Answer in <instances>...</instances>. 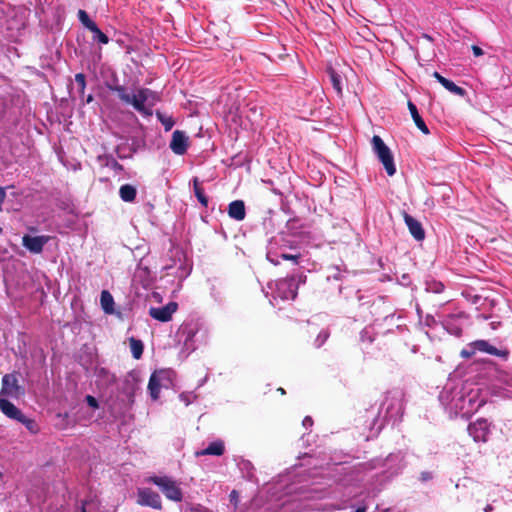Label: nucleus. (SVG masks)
I'll use <instances>...</instances> for the list:
<instances>
[{
	"label": "nucleus",
	"mask_w": 512,
	"mask_h": 512,
	"mask_svg": "<svg viewBox=\"0 0 512 512\" xmlns=\"http://www.w3.org/2000/svg\"><path fill=\"white\" fill-rule=\"evenodd\" d=\"M177 309L178 304L176 302H169L162 307H151L149 309V315L160 322H168L172 319V316Z\"/></svg>",
	"instance_id": "obj_17"
},
{
	"label": "nucleus",
	"mask_w": 512,
	"mask_h": 512,
	"mask_svg": "<svg viewBox=\"0 0 512 512\" xmlns=\"http://www.w3.org/2000/svg\"><path fill=\"white\" fill-rule=\"evenodd\" d=\"M237 466L244 478L248 480H252L254 478V466L249 460L240 458L237 461Z\"/></svg>",
	"instance_id": "obj_27"
},
{
	"label": "nucleus",
	"mask_w": 512,
	"mask_h": 512,
	"mask_svg": "<svg viewBox=\"0 0 512 512\" xmlns=\"http://www.w3.org/2000/svg\"><path fill=\"white\" fill-rule=\"evenodd\" d=\"M491 393L504 399H512V374L494 371L493 380L489 386Z\"/></svg>",
	"instance_id": "obj_9"
},
{
	"label": "nucleus",
	"mask_w": 512,
	"mask_h": 512,
	"mask_svg": "<svg viewBox=\"0 0 512 512\" xmlns=\"http://www.w3.org/2000/svg\"><path fill=\"white\" fill-rule=\"evenodd\" d=\"M173 376L172 371H156L152 373L149 379L148 383V390L151 398L153 400H157L159 398L160 394V388L162 386L161 382L164 380H167L168 382L171 381V378Z\"/></svg>",
	"instance_id": "obj_12"
},
{
	"label": "nucleus",
	"mask_w": 512,
	"mask_h": 512,
	"mask_svg": "<svg viewBox=\"0 0 512 512\" xmlns=\"http://www.w3.org/2000/svg\"><path fill=\"white\" fill-rule=\"evenodd\" d=\"M185 512H211L201 504H191L186 507Z\"/></svg>",
	"instance_id": "obj_42"
},
{
	"label": "nucleus",
	"mask_w": 512,
	"mask_h": 512,
	"mask_svg": "<svg viewBox=\"0 0 512 512\" xmlns=\"http://www.w3.org/2000/svg\"><path fill=\"white\" fill-rule=\"evenodd\" d=\"M137 503L142 506H148L153 509L160 510L162 509V501L160 495L149 489V488H142L139 489L137 492Z\"/></svg>",
	"instance_id": "obj_14"
},
{
	"label": "nucleus",
	"mask_w": 512,
	"mask_h": 512,
	"mask_svg": "<svg viewBox=\"0 0 512 512\" xmlns=\"http://www.w3.org/2000/svg\"><path fill=\"white\" fill-rule=\"evenodd\" d=\"M6 198V191L5 188L0 187V211L2 210V204Z\"/></svg>",
	"instance_id": "obj_50"
},
{
	"label": "nucleus",
	"mask_w": 512,
	"mask_h": 512,
	"mask_svg": "<svg viewBox=\"0 0 512 512\" xmlns=\"http://www.w3.org/2000/svg\"><path fill=\"white\" fill-rule=\"evenodd\" d=\"M197 395L194 392H182L179 394V399L188 406L191 404L194 400H196Z\"/></svg>",
	"instance_id": "obj_41"
},
{
	"label": "nucleus",
	"mask_w": 512,
	"mask_h": 512,
	"mask_svg": "<svg viewBox=\"0 0 512 512\" xmlns=\"http://www.w3.org/2000/svg\"><path fill=\"white\" fill-rule=\"evenodd\" d=\"M225 451L224 442L222 440H216L211 442L205 449L196 452L197 456L203 455H214L221 456Z\"/></svg>",
	"instance_id": "obj_24"
},
{
	"label": "nucleus",
	"mask_w": 512,
	"mask_h": 512,
	"mask_svg": "<svg viewBox=\"0 0 512 512\" xmlns=\"http://www.w3.org/2000/svg\"><path fill=\"white\" fill-rule=\"evenodd\" d=\"M90 31L93 33V40L98 41L101 44H108L109 38L104 34L97 25L92 27Z\"/></svg>",
	"instance_id": "obj_35"
},
{
	"label": "nucleus",
	"mask_w": 512,
	"mask_h": 512,
	"mask_svg": "<svg viewBox=\"0 0 512 512\" xmlns=\"http://www.w3.org/2000/svg\"><path fill=\"white\" fill-rule=\"evenodd\" d=\"M354 512H366L365 507H358Z\"/></svg>",
	"instance_id": "obj_56"
},
{
	"label": "nucleus",
	"mask_w": 512,
	"mask_h": 512,
	"mask_svg": "<svg viewBox=\"0 0 512 512\" xmlns=\"http://www.w3.org/2000/svg\"><path fill=\"white\" fill-rule=\"evenodd\" d=\"M177 337L188 355L208 342L209 331L200 321L189 320L180 326Z\"/></svg>",
	"instance_id": "obj_2"
},
{
	"label": "nucleus",
	"mask_w": 512,
	"mask_h": 512,
	"mask_svg": "<svg viewBox=\"0 0 512 512\" xmlns=\"http://www.w3.org/2000/svg\"><path fill=\"white\" fill-rule=\"evenodd\" d=\"M149 483L156 485L164 496L173 502H181L183 500V492L180 483L170 476H151L147 479Z\"/></svg>",
	"instance_id": "obj_7"
},
{
	"label": "nucleus",
	"mask_w": 512,
	"mask_h": 512,
	"mask_svg": "<svg viewBox=\"0 0 512 512\" xmlns=\"http://www.w3.org/2000/svg\"><path fill=\"white\" fill-rule=\"evenodd\" d=\"M475 352H476V351H474L473 349H471V348L469 347V349H465V350H463L461 354H462V356H464V357H470V356H471V355H473Z\"/></svg>",
	"instance_id": "obj_52"
},
{
	"label": "nucleus",
	"mask_w": 512,
	"mask_h": 512,
	"mask_svg": "<svg viewBox=\"0 0 512 512\" xmlns=\"http://www.w3.org/2000/svg\"><path fill=\"white\" fill-rule=\"evenodd\" d=\"M493 506L491 504H487L484 508V512H492Z\"/></svg>",
	"instance_id": "obj_55"
},
{
	"label": "nucleus",
	"mask_w": 512,
	"mask_h": 512,
	"mask_svg": "<svg viewBox=\"0 0 512 512\" xmlns=\"http://www.w3.org/2000/svg\"><path fill=\"white\" fill-rule=\"evenodd\" d=\"M329 335H330V333L328 330H325V329L321 330L314 341V345L317 348H320L327 341V339L329 338Z\"/></svg>",
	"instance_id": "obj_40"
},
{
	"label": "nucleus",
	"mask_w": 512,
	"mask_h": 512,
	"mask_svg": "<svg viewBox=\"0 0 512 512\" xmlns=\"http://www.w3.org/2000/svg\"><path fill=\"white\" fill-rule=\"evenodd\" d=\"M468 433L476 442H486L491 433V423L484 418H479L468 426Z\"/></svg>",
	"instance_id": "obj_11"
},
{
	"label": "nucleus",
	"mask_w": 512,
	"mask_h": 512,
	"mask_svg": "<svg viewBox=\"0 0 512 512\" xmlns=\"http://www.w3.org/2000/svg\"><path fill=\"white\" fill-rule=\"evenodd\" d=\"M294 491H296V489H294L293 487H288L287 489V493H292Z\"/></svg>",
	"instance_id": "obj_58"
},
{
	"label": "nucleus",
	"mask_w": 512,
	"mask_h": 512,
	"mask_svg": "<svg viewBox=\"0 0 512 512\" xmlns=\"http://www.w3.org/2000/svg\"><path fill=\"white\" fill-rule=\"evenodd\" d=\"M305 280L306 276L299 274L276 281L275 288L269 285L268 288L273 290V298L270 300V303L275 305L274 301L277 298L281 300L295 299L299 284L305 283Z\"/></svg>",
	"instance_id": "obj_5"
},
{
	"label": "nucleus",
	"mask_w": 512,
	"mask_h": 512,
	"mask_svg": "<svg viewBox=\"0 0 512 512\" xmlns=\"http://www.w3.org/2000/svg\"><path fill=\"white\" fill-rule=\"evenodd\" d=\"M78 19L83 26L89 30L96 25V23L89 18L88 14L81 9L78 11Z\"/></svg>",
	"instance_id": "obj_38"
},
{
	"label": "nucleus",
	"mask_w": 512,
	"mask_h": 512,
	"mask_svg": "<svg viewBox=\"0 0 512 512\" xmlns=\"http://www.w3.org/2000/svg\"><path fill=\"white\" fill-rule=\"evenodd\" d=\"M100 303L103 311L106 314L114 313V299L109 291L103 290L101 292Z\"/></svg>",
	"instance_id": "obj_26"
},
{
	"label": "nucleus",
	"mask_w": 512,
	"mask_h": 512,
	"mask_svg": "<svg viewBox=\"0 0 512 512\" xmlns=\"http://www.w3.org/2000/svg\"><path fill=\"white\" fill-rule=\"evenodd\" d=\"M159 100L160 97L156 92L148 88H139L131 95L129 105L133 106L139 113L150 116L152 115V108Z\"/></svg>",
	"instance_id": "obj_6"
},
{
	"label": "nucleus",
	"mask_w": 512,
	"mask_h": 512,
	"mask_svg": "<svg viewBox=\"0 0 512 512\" xmlns=\"http://www.w3.org/2000/svg\"><path fill=\"white\" fill-rule=\"evenodd\" d=\"M50 236L40 235L31 236L24 235L22 237V245L31 253L39 254L42 252L44 246L49 242Z\"/></svg>",
	"instance_id": "obj_16"
},
{
	"label": "nucleus",
	"mask_w": 512,
	"mask_h": 512,
	"mask_svg": "<svg viewBox=\"0 0 512 512\" xmlns=\"http://www.w3.org/2000/svg\"><path fill=\"white\" fill-rule=\"evenodd\" d=\"M442 85L443 87H445L449 92L455 94V95H458V96H464L466 91L457 86L453 81L449 80V79H443L442 81Z\"/></svg>",
	"instance_id": "obj_32"
},
{
	"label": "nucleus",
	"mask_w": 512,
	"mask_h": 512,
	"mask_svg": "<svg viewBox=\"0 0 512 512\" xmlns=\"http://www.w3.org/2000/svg\"><path fill=\"white\" fill-rule=\"evenodd\" d=\"M193 188H194V194H195L197 200L200 202V204L203 207H207L208 206V197L205 195L203 189L200 187L197 178L193 179Z\"/></svg>",
	"instance_id": "obj_31"
},
{
	"label": "nucleus",
	"mask_w": 512,
	"mask_h": 512,
	"mask_svg": "<svg viewBox=\"0 0 512 512\" xmlns=\"http://www.w3.org/2000/svg\"><path fill=\"white\" fill-rule=\"evenodd\" d=\"M278 390L280 391L281 394H285V390L283 388H279Z\"/></svg>",
	"instance_id": "obj_61"
},
{
	"label": "nucleus",
	"mask_w": 512,
	"mask_h": 512,
	"mask_svg": "<svg viewBox=\"0 0 512 512\" xmlns=\"http://www.w3.org/2000/svg\"><path fill=\"white\" fill-rule=\"evenodd\" d=\"M169 147L176 155H184L189 147V138L186 133L181 130H175Z\"/></svg>",
	"instance_id": "obj_18"
},
{
	"label": "nucleus",
	"mask_w": 512,
	"mask_h": 512,
	"mask_svg": "<svg viewBox=\"0 0 512 512\" xmlns=\"http://www.w3.org/2000/svg\"><path fill=\"white\" fill-rule=\"evenodd\" d=\"M2 233V228L0 227V234Z\"/></svg>",
	"instance_id": "obj_62"
},
{
	"label": "nucleus",
	"mask_w": 512,
	"mask_h": 512,
	"mask_svg": "<svg viewBox=\"0 0 512 512\" xmlns=\"http://www.w3.org/2000/svg\"><path fill=\"white\" fill-rule=\"evenodd\" d=\"M432 478H433V474L429 471L421 472L420 477H419L421 482L430 481Z\"/></svg>",
	"instance_id": "obj_45"
},
{
	"label": "nucleus",
	"mask_w": 512,
	"mask_h": 512,
	"mask_svg": "<svg viewBox=\"0 0 512 512\" xmlns=\"http://www.w3.org/2000/svg\"><path fill=\"white\" fill-rule=\"evenodd\" d=\"M301 493L304 495V499H321L329 494L325 489H318L317 487L309 488Z\"/></svg>",
	"instance_id": "obj_29"
},
{
	"label": "nucleus",
	"mask_w": 512,
	"mask_h": 512,
	"mask_svg": "<svg viewBox=\"0 0 512 512\" xmlns=\"http://www.w3.org/2000/svg\"><path fill=\"white\" fill-rule=\"evenodd\" d=\"M129 344H130V350H131L132 356L135 359H140L143 354V349H144L143 342L139 339L131 337L129 339Z\"/></svg>",
	"instance_id": "obj_30"
},
{
	"label": "nucleus",
	"mask_w": 512,
	"mask_h": 512,
	"mask_svg": "<svg viewBox=\"0 0 512 512\" xmlns=\"http://www.w3.org/2000/svg\"><path fill=\"white\" fill-rule=\"evenodd\" d=\"M403 414V396L400 391L389 392L384 396L378 409L374 426L380 431L386 422L393 423L400 420Z\"/></svg>",
	"instance_id": "obj_3"
},
{
	"label": "nucleus",
	"mask_w": 512,
	"mask_h": 512,
	"mask_svg": "<svg viewBox=\"0 0 512 512\" xmlns=\"http://www.w3.org/2000/svg\"><path fill=\"white\" fill-rule=\"evenodd\" d=\"M175 255L178 257V266H177V263L174 262L173 265L164 266V269L170 270V269L176 268L177 269L175 271L176 277H178L180 279L186 278L190 274L191 267L186 263L185 256L181 251L177 250L175 252Z\"/></svg>",
	"instance_id": "obj_20"
},
{
	"label": "nucleus",
	"mask_w": 512,
	"mask_h": 512,
	"mask_svg": "<svg viewBox=\"0 0 512 512\" xmlns=\"http://www.w3.org/2000/svg\"><path fill=\"white\" fill-rule=\"evenodd\" d=\"M465 314L459 312L457 314H451L444 318L442 325L443 328L454 336H460L462 334V328L464 325Z\"/></svg>",
	"instance_id": "obj_15"
},
{
	"label": "nucleus",
	"mask_w": 512,
	"mask_h": 512,
	"mask_svg": "<svg viewBox=\"0 0 512 512\" xmlns=\"http://www.w3.org/2000/svg\"><path fill=\"white\" fill-rule=\"evenodd\" d=\"M472 51H473L474 56H476V57L482 56L484 54V51L482 50V48H480L477 45L472 46Z\"/></svg>",
	"instance_id": "obj_48"
},
{
	"label": "nucleus",
	"mask_w": 512,
	"mask_h": 512,
	"mask_svg": "<svg viewBox=\"0 0 512 512\" xmlns=\"http://www.w3.org/2000/svg\"><path fill=\"white\" fill-rule=\"evenodd\" d=\"M487 390L480 384L448 379L439 393V402L450 418L468 417L487 402Z\"/></svg>",
	"instance_id": "obj_1"
},
{
	"label": "nucleus",
	"mask_w": 512,
	"mask_h": 512,
	"mask_svg": "<svg viewBox=\"0 0 512 512\" xmlns=\"http://www.w3.org/2000/svg\"><path fill=\"white\" fill-rule=\"evenodd\" d=\"M228 215L236 221L243 220L246 215L244 202L242 200L231 202L228 206Z\"/></svg>",
	"instance_id": "obj_23"
},
{
	"label": "nucleus",
	"mask_w": 512,
	"mask_h": 512,
	"mask_svg": "<svg viewBox=\"0 0 512 512\" xmlns=\"http://www.w3.org/2000/svg\"><path fill=\"white\" fill-rule=\"evenodd\" d=\"M21 424H23L31 433H37L39 428L37 423L31 419L28 418L23 414V416L18 420Z\"/></svg>",
	"instance_id": "obj_37"
},
{
	"label": "nucleus",
	"mask_w": 512,
	"mask_h": 512,
	"mask_svg": "<svg viewBox=\"0 0 512 512\" xmlns=\"http://www.w3.org/2000/svg\"><path fill=\"white\" fill-rule=\"evenodd\" d=\"M371 144L373 152L377 156L378 160L382 163L386 173L389 176H393L396 173V166L390 148L378 135H374L372 137Z\"/></svg>",
	"instance_id": "obj_8"
},
{
	"label": "nucleus",
	"mask_w": 512,
	"mask_h": 512,
	"mask_svg": "<svg viewBox=\"0 0 512 512\" xmlns=\"http://www.w3.org/2000/svg\"><path fill=\"white\" fill-rule=\"evenodd\" d=\"M330 80L332 82V86L335 89V91L338 94H341L342 92V86H341V77L333 70L329 73Z\"/></svg>",
	"instance_id": "obj_39"
},
{
	"label": "nucleus",
	"mask_w": 512,
	"mask_h": 512,
	"mask_svg": "<svg viewBox=\"0 0 512 512\" xmlns=\"http://www.w3.org/2000/svg\"><path fill=\"white\" fill-rule=\"evenodd\" d=\"M157 119L161 122L163 125L165 131H169L174 126L175 122L171 116H166L160 112L156 113Z\"/></svg>",
	"instance_id": "obj_36"
},
{
	"label": "nucleus",
	"mask_w": 512,
	"mask_h": 512,
	"mask_svg": "<svg viewBox=\"0 0 512 512\" xmlns=\"http://www.w3.org/2000/svg\"><path fill=\"white\" fill-rule=\"evenodd\" d=\"M435 323V319L431 315H427L425 318V325L432 326Z\"/></svg>",
	"instance_id": "obj_51"
},
{
	"label": "nucleus",
	"mask_w": 512,
	"mask_h": 512,
	"mask_svg": "<svg viewBox=\"0 0 512 512\" xmlns=\"http://www.w3.org/2000/svg\"><path fill=\"white\" fill-rule=\"evenodd\" d=\"M207 380V377L200 381L199 386H202Z\"/></svg>",
	"instance_id": "obj_59"
},
{
	"label": "nucleus",
	"mask_w": 512,
	"mask_h": 512,
	"mask_svg": "<svg viewBox=\"0 0 512 512\" xmlns=\"http://www.w3.org/2000/svg\"><path fill=\"white\" fill-rule=\"evenodd\" d=\"M0 411L8 418L18 421L23 412L6 398H0Z\"/></svg>",
	"instance_id": "obj_21"
},
{
	"label": "nucleus",
	"mask_w": 512,
	"mask_h": 512,
	"mask_svg": "<svg viewBox=\"0 0 512 512\" xmlns=\"http://www.w3.org/2000/svg\"><path fill=\"white\" fill-rule=\"evenodd\" d=\"M109 89L116 92L118 94L119 99L125 103L129 104L131 94L127 92V89L121 85L109 86Z\"/></svg>",
	"instance_id": "obj_33"
},
{
	"label": "nucleus",
	"mask_w": 512,
	"mask_h": 512,
	"mask_svg": "<svg viewBox=\"0 0 512 512\" xmlns=\"http://www.w3.org/2000/svg\"><path fill=\"white\" fill-rule=\"evenodd\" d=\"M405 455L402 452L389 454L385 459H374L363 465L365 470L382 468L381 474L386 480L397 476L406 467Z\"/></svg>",
	"instance_id": "obj_4"
},
{
	"label": "nucleus",
	"mask_w": 512,
	"mask_h": 512,
	"mask_svg": "<svg viewBox=\"0 0 512 512\" xmlns=\"http://www.w3.org/2000/svg\"><path fill=\"white\" fill-rule=\"evenodd\" d=\"M470 348L477 352L486 353L506 360L509 351L505 348H497L486 340H476L470 344Z\"/></svg>",
	"instance_id": "obj_13"
},
{
	"label": "nucleus",
	"mask_w": 512,
	"mask_h": 512,
	"mask_svg": "<svg viewBox=\"0 0 512 512\" xmlns=\"http://www.w3.org/2000/svg\"><path fill=\"white\" fill-rule=\"evenodd\" d=\"M274 250V244H273V241H270L269 245H268V250H267V259L274 265H278L280 263L279 261V258L281 259H284V260H292L294 261V263H297V260L299 258L298 255H291V254H287V253H276L273 251Z\"/></svg>",
	"instance_id": "obj_22"
},
{
	"label": "nucleus",
	"mask_w": 512,
	"mask_h": 512,
	"mask_svg": "<svg viewBox=\"0 0 512 512\" xmlns=\"http://www.w3.org/2000/svg\"><path fill=\"white\" fill-rule=\"evenodd\" d=\"M25 393L24 388L19 385L16 374L9 373L2 377V387L0 390V398L19 399Z\"/></svg>",
	"instance_id": "obj_10"
},
{
	"label": "nucleus",
	"mask_w": 512,
	"mask_h": 512,
	"mask_svg": "<svg viewBox=\"0 0 512 512\" xmlns=\"http://www.w3.org/2000/svg\"><path fill=\"white\" fill-rule=\"evenodd\" d=\"M82 512H87V511L85 509H83Z\"/></svg>",
	"instance_id": "obj_63"
},
{
	"label": "nucleus",
	"mask_w": 512,
	"mask_h": 512,
	"mask_svg": "<svg viewBox=\"0 0 512 512\" xmlns=\"http://www.w3.org/2000/svg\"><path fill=\"white\" fill-rule=\"evenodd\" d=\"M75 82L79 85L80 92L83 93L86 87L85 76L82 73H78L75 75Z\"/></svg>",
	"instance_id": "obj_43"
},
{
	"label": "nucleus",
	"mask_w": 512,
	"mask_h": 512,
	"mask_svg": "<svg viewBox=\"0 0 512 512\" xmlns=\"http://www.w3.org/2000/svg\"><path fill=\"white\" fill-rule=\"evenodd\" d=\"M425 290L432 293H441L444 290V285L437 280L431 279L425 282Z\"/></svg>",
	"instance_id": "obj_34"
},
{
	"label": "nucleus",
	"mask_w": 512,
	"mask_h": 512,
	"mask_svg": "<svg viewBox=\"0 0 512 512\" xmlns=\"http://www.w3.org/2000/svg\"><path fill=\"white\" fill-rule=\"evenodd\" d=\"M408 108H409V111L411 113V116H412L416 126L424 134H429V129H428L427 125L425 124L424 120L422 119V117L419 115L416 105L414 103H412L411 101H409Z\"/></svg>",
	"instance_id": "obj_25"
},
{
	"label": "nucleus",
	"mask_w": 512,
	"mask_h": 512,
	"mask_svg": "<svg viewBox=\"0 0 512 512\" xmlns=\"http://www.w3.org/2000/svg\"><path fill=\"white\" fill-rule=\"evenodd\" d=\"M433 76H434V77L438 80V82H439V83H441V84H442L443 79H446L445 77H443V76H442L440 73H438V72H434V73H433Z\"/></svg>",
	"instance_id": "obj_54"
},
{
	"label": "nucleus",
	"mask_w": 512,
	"mask_h": 512,
	"mask_svg": "<svg viewBox=\"0 0 512 512\" xmlns=\"http://www.w3.org/2000/svg\"><path fill=\"white\" fill-rule=\"evenodd\" d=\"M417 351H418L417 347H416V346H414V347L412 348V352H413V353H416Z\"/></svg>",
	"instance_id": "obj_60"
},
{
	"label": "nucleus",
	"mask_w": 512,
	"mask_h": 512,
	"mask_svg": "<svg viewBox=\"0 0 512 512\" xmlns=\"http://www.w3.org/2000/svg\"><path fill=\"white\" fill-rule=\"evenodd\" d=\"M93 101V96L92 95H88L87 99H86V102L87 103H90Z\"/></svg>",
	"instance_id": "obj_57"
},
{
	"label": "nucleus",
	"mask_w": 512,
	"mask_h": 512,
	"mask_svg": "<svg viewBox=\"0 0 512 512\" xmlns=\"http://www.w3.org/2000/svg\"><path fill=\"white\" fill-rule=\"evenodd\" d=\"M136 194H137L136 188L130 184H124L119 189L120 198L124 202L134 201L136 198Z\"/></svg>",
	"instance_id": "obj_28"
},
{
	"label": "nucleus",
	"mask_w": 512,
	"mask_h": 512,
	"mask_svg": "<svg viewBox=\"0 0 512 512\" xmlns=\"http://www.w3.org/2000/svg\"><path fill=\"white\" fill-rule=\"evenodd\" d=\"M361 340L363 342L367 341L369 343L373 342V338L371 336H368V331L366 329H364L362 332H361Z\"/></svg>",
	"instance_id": "obj_47"
},
{
	"label": "nucleus",
	"mask_w": 512,
	"mask_h": 512,
	"mask_svg": "<svg viewBox=\"0 0 512 512\" xmlns=\"http://www.w3.org/2000/svg\"><path fill=\"white\" fill-rule=\"evenodd\" d=\"M85 400L87 402V404L93 408V409H97L99 407V404H98V401L95 397L91 396V395H87L85 397Z\"/></svg>",
	"instance_id": "obj_44"
},
{
	"label": "nucleus",
	"mask_w": 512,
	"mask_h": 512,
	"mask_svg": "<svg viewBox=\"0 0 512 512\" xmlns=\"http://www.w3.org/2000/svg\"><path fill=\"white\" fill-rule=\"evenodd\" d=\"M308 507L312 508V509H321V510H332V509L340 508L339 506H335V505H329V506H324V507H314V506L309 505Z\"/></svg>",
	"instance_id": "obj_49"
},
{
	"label": "nucleus",
	"mask_w": 512,
	"mask_h": 512,
	"mask_svg": "<svg viewBox=\"0 0 512 512\" xmlns=\"http://www.w3.org/2000/svg\"><path fill=\"white\" fill-rule=\"evenodd\" d=\"M237 499H238V493H237V491L233 490L230 493V500H231V502H235L236 503Z\"/></svg>",
	"instance_id": "obj_53"
},
{
	"label": "nucleus",
	"mask_w": 512,
	"mask_h": 512,
	"mask_svg": "<svg viewBox=\"0 0 512 512\" xmlns=\"http://www.w3.org/2000/svg\"><path fill=\"white\" fill-rule=\"evenodd\" d=\"M302 426L305 428V429H309L313 426V420L310 416H306L303 421H302Z\"/></svg>",
	"instance_id": "obj_46"
},
{
	"label": "nucleus",
	"mask_w": 512,
	"mask_h": 512,
	"mask_svg": "<svg viewBox=\"0 0 512 512\" xmlns=\"http://www.w3.org/2000/svg\"><path fill=\"white\" fill-rule=\"evenodd\" d=\"M403 217L405 224L407 225L409 232L414 237V239L417 241H422L425 238V232L422 224L406 212H404Z\"/></svg>",
	"instance_id": "obj_19"
}]
</instances>
